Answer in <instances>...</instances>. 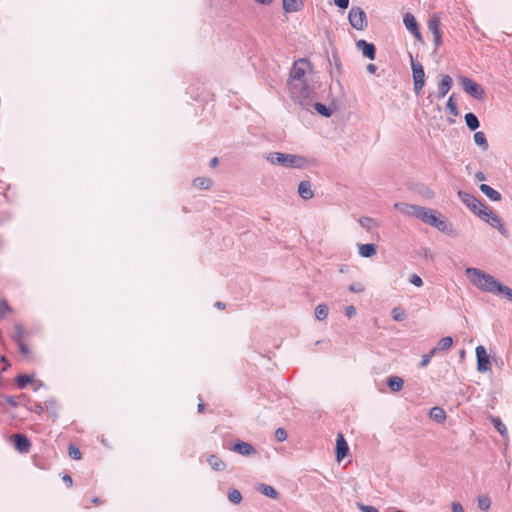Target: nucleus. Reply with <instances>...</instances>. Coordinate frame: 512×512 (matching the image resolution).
<instances>
[{"label":"nucleus","instance_id":"15","mask_svg":"<svg viewBox=\"0 0 512 512\" xmlns=\"http://www.w3.org/2000/svg\"><path fill=\"white\" fill-rule=\"evenodd\" d=\"M356 46L359 50L362 51V54L370 60H374L376 56V48L372 43H368L365 40H359L356 43Z\"/></svg>","mask_w":512,"mask_h":512},{"label":"nucleus","instance_id":"49","mask_svg":"<svg viewBox=\"0 0 512 512\" xmlns=\"http://www.w3.org/2000/svg\"><path fill=\"white\" fill-rule=\"evenodd\" d=\"M441 217H442V215L439 212L433 210V212L430 216L428 225L436 227V224L438 223V221L440 220Z\"/></svg>","mask_w":512,"mask_h":512},{"label":"nucleus","instance_id":"57","mask_svg":"<svg viewBox=\"0 0 512 512\" xmlns=\"http://www.w3.org/2000/svg\"><path fill=\"white\" fill-rule=\"evenodd\" d=\"M335 4L342 9H345L349 5V0H334Z\"/></svg>","mask_w":512,"mask_h":512},{"label":"nucleus","instance_id":"54","mask_svg":"<svg viewBox=\"0 0 512 512\" xmlns=\"http://www.w3.org/2000/svg\"><path fill=\"white\" fill-rule=\"evenodd\" d=\"M348 289L350 292L361 293L364 291V286L361 284H351Z\"/></svg>","mask_w":512,"mask_h":512},{"label":"nucleus","instance_id":"18","mask_svg":"<svg viewBox=\"0 0 512 512\" xmlns=\"http://www.w3.org/2000/svg\"><path fill=\"white\" fill-rule=\"evenodd\" d=\"M298 193H299L300 197L304 200H309V199L313 198L314 191L312 189V185H311L310 181H307V180L301 181L298 185Z\"/></svg>","mask_w":512,"mask_h":512},{"label":"nucleus","instance_id":"23","mask_svg":"<svg viewBox=\"0 0 512 512\" xmlns=\"http://www.w3.org/2000/svg\"><path fill=\"white\" fill-rule=\"evenodd\" d=\"M480 191L485 194L492 201H500L502 199L501 194L487 184L480 185Z\"/></svg>","mask_w":512,"mask_h":512},{"label":"nucleus","instance_id":"47","mask_svg":"<svg viewBox=\"0 0 512 512\" xmlns=\"http://www.w3.org/2000/svg\"><path fill=\"white\" fill-rule=\"evenodd\" d=\"M392 317L395 321H402L405 318V313L400 308H394L392 310Z\"/></svg>","mask_w":512,"mask_h":512},{"label":"nucleus","instance_id":"29","mask_svg":"<svg viewBox=\"0 0 512 512\" xmlns=\"http://www.w3.org/2000/svg\"><path fill=\"white\" fill-rule=\"evenodd\" d=\"M193 186L207 190L212 186V180L207 177H197L193 180Z\"/></svg>","mask_w":512,"mask_h":512},{"label":"nucleus","instance_id":"28","mask_svg":"<svg viewBox=\"0 0 512 512\" xmlns=\"http://www.w3.org/2000/svg\"><path fill=\"white\" fill-rule=\"evenodd\" d=\"M465 123L467 127L472 131H475L480 126L477 116L473 113H467L465 115Z\"/></svg>","mask_w":512,"mask_h":512},{"label":"nucleus","instance_id":"19","mask_svg":"<svg viewBox=\"0 0 512 512\" xmlns=\"http://www.w3.org/2000/svg\"><path fill=\"white\" fill-rule=\"evenodd\" d=\"M304 6V0H283V10L286 13L300 11Z\"/></svg>","mask_w":512,"mask_h":512},{"label":"nucleus","instance_id":"16","mask_svg":"<svg viewBox=\"0 0 512 512\" xmlns=\"http://www.w3.org/2000/svg\"><path fill=\"white\" fill-rule=\"evenodd\" d=\"M453 84V80L449 75H443L438 84V99H442L449 92Z\"/></svg>","mask_w":512,"mask_h":512},{"label":"nucleus","instance_id":"3","mask_svg":"<svg viewBox=\"0 0 512 512\" xmlns=\"http://www.w3.org/2000/svg\"><path fill=\"white\" fill-rule=\"evenodd\" d=\"M266 160L273 165H279L285 168L301 169L308 166V160L301 155L286 154L281 152H271L266 155Z\"/></svg>","mask_w":512,"mask_h":512},{"label":"nucleus","instance_id":"51","mask_svg":"<svg viewBox=\"0 0 512 512\" xmlns=\"http://www.w3.org/2000/svg\"><path fill=\"white\" fill-rule=\"evenodd\" d=\"M410 283L415 285L416 287H421L423 285V281H422L421 277L417 274L411 275Z\"/></svg>","mask_w":512,"mask_h":512},{"label":"nucleus","instance_id":"33","mask_svg":"<svg viewBox=\"0 0 512 512\" xmlns=\"http://www.w3.org/2000/svg\"><path fill=\"white\" fill-rule=\"evenodd\" d=\"M452 344H453L452 337L446 336V337L441 338L438 341L437 346L434 348L436 349V351H445V350H448L452 346Z\"/></svg>","mask_w":512,"mask_h":512},{"label":"nucleus","instance_id":"43","mask_svg":"<svg viewBox=\"0 0 512 512\" xmlns=\"http://www.w3.org/2000/svg\"><path fill=\"white\" fill-rule=\"evenodd\" d=\"M12 309L9 306L6 299H0V318H3L6 313L11 312Z\"/></svg>","mask_w":512,"mask_h":512},{"label":"nucleus","instance_id":"12","mask_svg":"<svg viewBox=\"0 0 512 512\" xmlns=\"http://www.w3.org/2000/svg\"><path fill=\"white\" fill-rule=\"evenodd\" d=\"M15 448L21 453H28L31 447L29 439L23 434H14L12 436Z\"/></svg>","mask_w":512,"mask_h":512},{"label":"nucleus","instance_id":"31","mask_svg":"<svg viewBox=\"0 0 512 512\" xmlns=\"http://www.w3.org/2000/svg\"><path fill=\"white\" fill-rule=\"evenodd\" d=\"M490 420L495 429L501 434V436L506 437L508 433L507 428L505 424L502 423L501 419L499 417L492 416Z\"/></svg>","mask_w":512,"mask_h":512},{"label":"nucleus","instance_id":"63","mask_svg":"<svg viewBox=\"0 0 512 512\" xmlns=\"http://www.w3.org/2000/svg\"><path fill=\"white\" fill-rule=\"evenodd\" d=\"M215 307L218 309H225L226 305H225V303L218 301L215 303Z\"/></svg>","mask_w":512,"mask_h":512},{"label":"nucleus","instance_id":"30","mask_svg":"<svg viewBox=\"0 0 512 512\" xmlns=\"http://www.w3.org/2000/svg\"><path fill=\"white\" fill-rule=\"evenodd\" d=\"M45 409L50 414V416L53 418V420L57 419V417H58V413H57L58 405H57L56 400L49 399V400L45 401Z\"/></svg>","mask_w":512,"mask_h":512},{"label":"nucleus","instance_id":"56","mask_svg":"<svg viewBox=\"0 0 512 512\" xmlns=\"http://www.w3.org/2000/svg\"><path fill=\"white\" fill-rule=\"evenodd\" d=\"M452 512H465L463 506L458 502H453L451 505Z\"/></svg>","mask_w":512,"mask_h":512},{"label":"nucleus","instance_id":"42","mask_svg":"<svg viewBox=\"0 0 512 512\" xmlns=\"http://www.w3.org/2000/svg\"><path fill=\"white\" fill-rule=\"evenodd\" d=\"M68 454L74 460H79L82 456L80 449L73 444L69 445Z\"/></svg>","mask_w":512,"mask_h":512},{"label":"nucleus","instance_id":"44","mask_svg":"<svg viewBox=\"0 0 512 512\" xmlns=\"http://www.w3.org/2000/svg\"><path fill=\"white\" fill-rule=\"evenodd\" d=\"M26 408L29 411L34 412L38 415L42 414L44 411V407L40 403H37V402L30 403V405H27Z\"/></svg>","mask_w":512,"mask_h":512},{"label":"nucleus","instance_id":"58","mask_svg":"<svg viewBox=\"0 0 512 512\" xmlns=\"http://www.w3.org/2000/svg\"><path fill=\"white\" fill-rule=\"evenodd\" d=\"M62 479H63V481L65 482V484H66L68 487H71V486H72V484H73V480H72V478H71V476H70V475L65 474V475L63 476V478H62Z\"/></svg>","mask_w":512,"mask_h":512},{"label":"nucleus","instance_id":"22","mask_svg":"<svg viewBox=\"0 0 512 512\" xmlns=\"http://www.w3.org/2000/svg\"><path fill=\"white\" fill-rule=\"evenodd\" d=\"M435 228H437L439 231L447 235L456 236V232L455 229L453 228V225L449 223L443 216L440 218Z\"/></svg>","mask_w":512,"mask_h":512},{"label":"nucleus","instance_id":"11","mask_svg":"<svg viewBox=\"0 0 512 512\" xmlns=\"http://www.w3.org/2000/svg\"><path fill=\"white\" fill-rule=\"evenodd\" d=\"M403 23L408 31H410L415 38L421 39V32L416 21V18L411 13H406L403 18Z\"/></svg>","mask_w":512,"mask_h":512},{"label":"nucleus","instance_id":"7","mask_svg":"<svg viewBox=\"0 0 512 512\" xmlns=\"http://www.w3.org/2000/svg\"><path fill=\"white\" fill-rule=\"evenodd\" d=\"M460 82L464 91L470 94L475 99L483 100L485 98V91L482 88V86H480L470 78L461 77Z\"/></svg>","mask_w":512,"mask_h":512},{"label":"nucleus","instance_id":"64","mask_svg":"<svg viewBox=\"0 0 512 512\" xmlns=\"http://www.w3.org/2000/svg\"><path fill=\"white\" fill-rule=\"evenodd\" d=\"M91 501L95 505H100V504L103 503V501L100 498H98V497H94Z\"/></svg>","mask_w":512,"mask_h":512},{"label":"nucleus","instance_id":"46","mask_svg":"<svg viewBox=\"0 0 512 512\" xmlns=\"http://www.w3.org/2000/svg\"><path fill=\"white\" fill-rule=\"evenodd\" d=\"M498 293L504 294L508 300L512 302V289L508 286L500 284V288L498 289Z\"/></svg>","mask_w":512,"mask_h":512},{"label":"nucleus","instance_id":"53","mask_svg":"<svg viewBox=\"0 0 512 512\" xmlns=\"http://www.w3.org/2000/svg\"><path fill=\"white\" fill-rule=\"evenodd\" d=\"M17 346L19 348L20 353L23 356H26V357L29 356V354H30L29 347L24 342L18 343Z\"/></svg>","mask_w":512,"mask_h":512},{"label":"nucleus","instance_id":"59","mask_svg":"<svg viewBox=\"0 0 512 512\" xmlns=\"http://www.w3.org/2000/svg\"><path fill=\"white\" fill-rule=\"evenodd\" d=\"M219 164V159L217 157H213L210 162H209V166L211 168H215L217 165Z\"/></svg>","mask_w":512,"mask_h":512},{"label":"nucleus","instance_id":"48","mask_svg":"<svg viewBox=\"0 0 512 512\" xmlns=\"http://www.w3.org/2000/svg\"><path fill=\"white\" fill-rule=\"evenodd\" d=\"M287 432L284 428H278L276 429L275 431V438L277 439V441L279 442H283L287 439Z\"/></svg>","mask_w":512,"mask_h":512},{"label":"nucleus","instance_id":"14","mask_svg":"<svg viewBox=\"0 0 512 512\" xmlns=\"http://www.w3.org/2000/svg\"><path fill=\"white\" fill-rule=\"evenodd\" d=\"M233 451L243 456H250L257 453L256 449L250 443L240 440L234 444Z\"/></svg>","mask_w":512,"mask_h":512},{"label":"nucleus","instance_id":"39","mask_svg":"<svg viewBox=\"0 0 512 512\" xmlns=\"http://www.w3.org/2000/svg\"><path fill=\"white\" fill-rule=\"evenodd\" d=\"M314 108L322 116L329 117L331 115V110L320 102L315 103Z\"/></svg>","mask_w":512,"mask_h":512},{"label":"nucleus","instance_id":"41","mask_svg":"<svg viewBox=\"0 0 512 512\" xmlns=\"http://www.w3.org/2000/svg\"><path fill=\"white\" fill-rule=\"evenodd\" d=\"M478 507L483 510V511H486L490 508V505H491V501L489 499V497L487 496H479L478 499Z\"/></svg>","mask_w":512,"mask_h":512},{"label":"nucleus","instance_id":"5","mask_svg":"<svg viewBox=\"0 0 512 512\" xmlns=\"http://www.w3.org/2000/svg\"><path fill=\"white\" fill-rule=\"evenodd\" d=\"M348 20L351 26L356 30H364L367 27V17L365 11L353 6L348 14Z\"/></svg>","mask_w":512,"mask_h":512},{"label":"nucleus","instance_id":"40","mask_svg":"<svg viewBox=\"0 0 512 512\" xmlns=\"http://www.w3.org/2000/svg\"><path fill=\"white\" fill-rule=\"evenodd\" d=\"M436 352H437V351H436V349H435V348H433V349H431V350L429 351V353L424 354V355L422 356V360H421V362L419 363V367H420V368H424V367H426V366L429 364V362L431 361L432 357L436 354Z\"/></svg>","mask_w":512,"mask_h":512},{"label":"nucleus","instance_id":"2","mask_svg":"<svg viewBox=\"0 0 512 512\" xmlns=\"http://www.w3.org/2000/svg\"><path fill=\"white\" fill-rule=\"evenodd\" d=\"M466 274L470 277L471 282L477 288L492 294H498L500 282H498L492 275L480 270L478 268H467Z\"/></svg>","mask_w":512,"mask_h":512},{"label":"nucleus","instance_id":"45","mask_svg":"<svg viewBox=\"0 0 512 512\" xmlns=\"http://www.w3.org/2000/svg\"><path fill=\"white\" fill-rule=\"evenodd\" d=\"M447 109L450 111L451 114L455 116L458 115L457 104L455 103L453 96H450L447 101Z\"/></svg>","mask_w":512,"mask_h":512},{"label":"nucleus","instance_id":"38","mask_svg":"<svg viewBox=\"0 0 512 512\" xmlns=\"http://www.w3.org/2000/svg\"><path fill=\"white\" fill-rule=\"evenodd\" d=\"M25 396L24 395H21L19 398H16L14 396H10V395H4L2 396V399L8 404L10 405L11 407H18L21 402L19 401V399L21 398H24Z\"/></svg>","mask_w":512,"mask_h":512},{"label":"nucleus","instance_id":"20","mask_svg":"<svg viewBox=\"0 0 512 512\" xmlns=\"http://www.w3.org/2000/svg\"><path fill=\"white\" fill-rule=\"evenodd\" d=\"M256 490L263 494L266 497L271 499H278L279 493L278 491L271 485L260 483L256 486Z\"/></svg>","mask_w":512,"mask_h":512},{"label":"nucleus","instance_id":"25","mask_svg":"<svg viewBox=\"0 0 512 512\" xmlns=\"http://www.w3.org/2000/svg\"><path fill=\"white\" fill-rule=\"evenodd\" d=\"M429 417L437 423H443L446 420V412L443 408L435 406L430 409Z\"/></svg>","mask_w":512,"mask_h":512},{"label":"nucleus","instance_id":"55","mask_svg":"<svg viewBox=\"0 0 512 512\" xmlns=\"http://www.w3.org/2000/svg\"><path fill=\"white\" fill-rule=\"evenodd\" d=\"M345 314L348 318L353 317L356 314V308L352 305L345 308Z\"/></svg>","mask_w":512,"mask_h":512},{"label":"nucleus","instance_id":"61","mask_svg":"<svg viewBox=\"0 0 512 512\" xmlns=\"http://www.w3.org/2000/svg\"><path fill=\"white\" fill-rule=\"evenodd\" d=\"M475 178H476V180H478V181H484V180H485V175H484V173H482V172H477V173L475 174Z\"/></svg>","mask_w":512,"mask_h":512},{"label":"nucleus","instance_id":"26","mask_svg":"<svg viewBox=\"0 0 512 512\" xmlns=\"http://www.w3.org/2000/svg\"><path fill=\"white\" fill-rule=\"evenodd\" d=\"M25 337H26V331H25L24 327L22 326V324L16 323L14 325V332L11 335L12 340L16 344H18V343L24 342Z\"/></svg>","mask_w":512,"mask_h":512},{"label":"nucleus","instance_id":"8","mask_svg":"<svg viewBox=\"0 0 512 512\" xmlns=\"http://www.w3.org/2000/svg\"><path fill=\"white\" fill-rule=\"evenodd\" d=\"M441 18L437 13H434L430 16L428 19L427 27L428 30L433 34L434 36V44L437 47H439L442 44V35H441Z\"/></svg>","mask_w":512,"mask_h":512},{"label":"nucleus","instance_id":"34","mask_svg":"<svg viewBox=\"0 0 512 512\" xmlns=\"http://www.w3.org/2000/svg\"><path fill=\"white\" fill-rule=\"evenodd\" d=\"M474 141L475 143L482 148L483 151H486L488 149V142L486 139V136L483 132L478 131L474 134Z\"/></svg>","mask_w":512,"mask_h":512},{"label":"nucleus","instance_id":"1","mask_svg":"<svg viewBox=\"0 0 512 512\" xmlns=\"http://www.w3.org/2000/svg\"><path fill=\"white\" fill-rule=\"evenodd\" d=\"M309 68H311L310 61L301 58L293 63L289 73L288 88L290 96L301 106L304 105L306 100L311 98L313 93L312 88L305 78L306 71Z\"/></svg>","mask_w":512,"mask_h":512},{"label":"nucleus","instance_id":"62","mask_svg":"<svg viewBox=\"0 0 512 512\" xmlns=\"http://www.w3.org/2000/svg\"><path fill=\"white\" fill-rule=\"evenodd\" d=\"M204 409H205V405L204 403L201 401L199 404H198V407H197V410L199 413H203L204 412Z\"/></svg>","mask_w":512,"mask_h":512},{"label":"nucleus","instance_id":"4","mask_svg":"<svg viewBox=\"0 0 512 512\" xmlns=\"http://www.w3.org/2000/svg\"><path fill=\"white\" fill-rule=\"evenodd\" d=\"M457 194L461 201L479 218L484 211H487V206L474 195L461 190Z\"/></svg>","mask_w":512,"mask_h":512},{"label":"nucleus","instance_id":"37","mask_svg":"<svg viewBox=\"0 0 512 512\" xmlns=\"http://www.w3.org/2000/svg\"><path fill=\"white\" fill-rule=\"evenodd\" d=\"M32 381H33L32 376L28 375V374H22V375H18L16 377V383L20 389L25 388Z\"/></svg>","mask_w":512,"mask_h":512},{"label":"nucleus","instance_id":"21","mask_svg":"<svg viewBox=\"0 0 512 512\" xmlns=\"http://www.w3.org/2000/svg\"><path fill=\"white\" fill-rule=\"evenodd\" d=\"M358 251L361 257L370 258L377 253V248L376 245L373 243L359 244Z\"/></svg>","mask_w":512,"mask_h":512},{"label":"nucleus","instance_id":"35","mask_svg":"<svg viewBox=\"0 0 512 512\" xmlns=\"http://www.w3.org/2000/svg\"><path fill=\"white\" fill-rule=\"evenodd\" d=\"M228 499L233 504H240L242 501V495L239 490L231 488L227 493Z\"/></svg>","mask_w":512,"mask_h":512},{"label":"nucleus","instance_id":"36","mask_svg":"<svg viewBox=\"0 0 512 512\" xmlns=\"http://www.w3.org/2000/svg\"><path fill=\"white\" fill-rule=\"evenodd\" d=\"M327 316H328V307L325 304L317 305L315 308V317L318 320L323 321L327 318Z\"/></svg>","mask_w":512,"mask_h":512},{"label":"nucleus","instance_id":"24","mask_svg":"<svg viewBox=\"0 0 512 512\" xmlns=\"http://www.w3.org/2000/svg\"><path fill=\"white\" fill-rule=\"evenodd\" d=\"M207 462L211 466V468L215 471H223L226 469V464L222 461L217 455L210 454L207 457Z\"/></svg>","mask_w":512,"mask_h":512},{"label":"nucleus","instance_id":"52","mask_svg":"<svg viewBox=\"0 0 512 512\" xmlns=\"http://www.w3.org/2000/svg\"><path fill=\"white\" fill-rule=\"evenodd\" d=\"M359 223L366 228H371V225L374 223L373 219L370 217H362L359 219Z\"/></svg>","mask_w":512,"mask_h":512},{"label":"nucleus","instance_id":"6","mask_svg":"<svg viewBox=\"0 0 512 512\" xmlns=\"http://www.w3.org/2000/svg\"><path fill=\"white\" fill-rule=\"evenodd\" d=\"M414 91L419 95L425 85V72L422 64L418 61H411Z\"/></svg>","mask_w":512,"mask_h":512},{"label":"nucleus","instance_id":"17","mask_svg":"<svg viewBox=\"0 0 512 512\" xmlns=\"http://www.w3.org/2000/svg\"><path fill=\"white\" fill-rule=\"evenodd\" d=\"M349 452L348 444L342 434H338L336 440V456L337 460L341 461Z\"/></svg>","mask_w":512,"mask_h":512},{"label":"nucleus","instance_id":"9","mask_svg":"<svg viewBox=\"0 0 512 512\" xmlns=\"http://www.w3.org/2000/svg\"><path fill=\"white\" fill-rule=\"evenodd\" d=\"M480 218L482 220L486 221L493 228H496L501 234L506 235L507 230H506L504 224L502 223L501 218L498 215H496L492 210H490L488 207H487V211H484L482 213V216H480Z\"/></svg>","mask_w":512,"mask_h":512},{"label":"nucleus","instance_id":"13","mask_svg":"<svg viewBox=\"0 0 512 512\" xmlns=\"http://www.w3.org/2000/svg\"><path fill=\"white\" fill-rule=\"evenodd\" d=\"M419 207L420 206H418V205H413V204H408V203H403V202L394 204V208L396 210H398L401 214H403L405 216L415 217V218L417 216Z\"/></svg>","mask_w":512,"mask_h":512},{"label":"nucleus","instance_id":"60","mask_svg":"<svg viewBox=\"0 0 512 512\" xmlns=\"http://www.w3.org/2000/svg\"><path fill=\"white\" fill-rule=\"evenodd\" d=\"M366 69L369 73H375L377 67L374 64H368Z\"/></svg>","mask_w":512,"mask_h":512},{"label":"nucleus","instance_id":"10","mask_svg":"<svg viewBox=\"0 0 512 512\" xmlns=\"http://www.w3.org/2000/svg\"><path fill=\"white\" fill-rule=\"evenodd\" d=\"M477 370L481 373L490 370V360L486 349L483 346L476 347Z\"/></svg>","mask_w":512,"mask_h":512},{"label":"nucleus","instance_id":"27","mask_svg":"<svg viewBox=\"0 0 512 512\" xmlns=\"http://www.w3.org/2000/svg\"><path fill=\"white\" fill-rule=\"evenodd\" d=\"M387 386L393 392H398L403 388V380L398 376H390L387 379Z\"/></svg>","mask_w":512,"mask_h":512},{"label":"nucleus","instance_id":"50","mask_svg":"<svg viewBox=\"0 0 512 512\" xmlns=\"http://www.w3.org/2000/svg\"><path fill=\"white\" fill-rule=\"evenodd\" d=\"M357 507L361 512H378L374 506L357 503Z\"/></svg>","mask_w":512,"mask_h":512},{"label":"nucleus","instance_id":"32","mask_svg":"<svg viewBox=\"0 0 512 512\" xmlns=\"http://www.w3.org/2000/svg\"><path fill=\"white\" fill-rule=\"evenodd\" d=\"M432 212L433 209L420 206L416 218L428 224Z\"/></svg>","mask_w":512,"mask_h":512}]
</instances>
